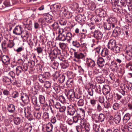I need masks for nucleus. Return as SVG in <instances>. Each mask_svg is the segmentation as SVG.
Here are the masks:
<instances>
[{"label": "nucleus", "instance_id": "nucleus-1", "mask_svg": "<svg viewBox=\"0 0 132 132\" xmlns=\"http://www.w3.org/2000/svg\"><path fill=\"white\" fill-rule=\"evenodd\" d=\"M64 32V30L62 31V32L61 31L60 33H59L60 34L58 35L57 38L58 40L60 41H64L67 40V42L69 43L70 42V41L72 39V34L70 32H66L65 34L66 35V37L64 34L63 33Z\"/></svg>", "mask_w": 132, "mask_h": 132}, {"label": "nucleus", "instance_id": "nucleus-2", "mask_svg": "<svg viewBox=\"0 0 132 132\" xmlns=\"http://www.w3.org/2000/svg\"><path fill=\"white\" fill-rule=\"evenodd\" d=\"M111 3L112 5V9L114 12L121 14V15L125 14L126 13L125 9L123 10L121 6L119 5L118 4H113L111 0Z\"/></svg>", "mask_w": 132, "mask_h": 132}, {"label": "nucleus", "instance_id": "nucleus-3", "mask_svg": "<svg viewBox=\"0 0 132 132\" xmlns=\"http://www.w3.org/2000/svg\"><path fill=\"white\" fill-rule=\"evenodd\" d=\"M68 97L69 100L73 103H75L77 101V99L75 96V93L72 89L69 90L67 92Z\"/></svg>", "mask_w": 132, "mask_h": 132}, {"label": "nucleus", "instance_id": "nucleus-4", "mask_svg": "<svg viewBox=\"0 0 132 132\" xmlns=\"http://www.w3.org/2000/svg\"><path fill=\"white\" fill-rule=\"evenodd\" d=\"M67 113L69 115L73 116L77 114V115H79V114L78 113L75 107L72 105H70L68 106L67 108Z\"/></svg>", "mask_w": 132, "mask_h": 132}, {"label": "nucleus", "instance_id": "nucleus-5", "mask_svg": "<svg viewBox=\"0 0 132 132\" xmlns=\"http://www.w3.org/2000/svg\"><path fill=\"white\" fill-rule=\"evenodd\" d=\"M49 56L51 58L52 57L54 59L56 58L57 56L60 54V50L57 48L54 49L52 51L50 50L48 51Z\"/></svg>", "mask_w": 132, "mask_h": 132}, {"label": "nucleus", "instance_id": "nucleus-6", "mask_svg": "<svg viewBox=\"0 0 132 132\" xmlns=\"http://www.w3.org/2000/svg\"><path fill=\"white\" fill-rule=\"evenodd\" d=\"M74 56L76 59H74V61L79 62L80 59H85V56L84 54L81 53L75 52L74 53Z\"/></svg>", "mask_w": 132, "mask_h": 132}, {"label": "nucleus", "instance_id": "nucleus-7", "mask_svg": "<svg viewBox=\"0 0 132 132\" xmlns=\"http://www.w3.org/2000/svg\"><path fill=\"white\" fill-rule=\"evenodd\" d=\"M123 112L122 110L118 111L117 113L114 115V120L116 124L119 123L121 120V114H123Z\"/></svg>", "mask_w": 132, "mask_h": 132}, {"label": "nucleus", "instance_id": "nucleus-8", "mask_svg": "<svg viewBox=\"0 0 132 132\" xmlns=\"http://www.w3.org/2000/svg\"><path fill=\"white\" fill-rule=\"evenodd\" d=\"M93 36L96 40H101L102 38L103 34L100 31L95 30L94 32Z\"/></svg>", "mask_w": 132, "mask_h": 132}, {"label": "nucleus", "instance_id": "nucleus-9", "mask_svg": "<svg viewBox=\"0 0 132 132\" xmlns=\"http://www.w3.org/2000/svg\"><path fill=\"white\" fill-rule=\"evenodd\" d=\"M117 45L116 41L113 39L109 40L108 45V48L112 51Z\"/></svg>", "mask_w": 132, "mask_h": 132}, {"label": "nucleus", "instance_id": "nucleus-10", "mask_svg": "<svg viewBox=\"0 0 132 132\" xmlns=\"http://www.w3.org/2000/svg\"><path fill=\"white\" fill-rule=\"evenodd\" d=\"M13 32L16 35H20L22 33V28L20 26H17L14 29Z\"/></svg>", "mask_w": 132, "mask_h": 132}, {"label": "nucleus", "instance_id": "nucleus-11", "mask_svg": "<svg viewBox=\"0 0 132 132\" xmlns=\"http://www.w3.org/2000/svg\"><path fill=\"white\" fill-rule=\"evenodd\" d=\"M21 99L24 104H27L29 102V100L28 95L26 93H23L20 97Z\"/></svg>", "mask_w": 132, "mask_h": 132}, {"label": "nucleus", "instance_id": "nucleus-12", "mask_svg": "<svg viewBox=\"0 0 132 132\" xmlns=\"http://www.w3.org/2000/svg\"><path fill=\"white\" fill-rule=\"evenodd\" d=\"M76 20L79 23L84 22L86 20L85 16L84 15H82L79 14L77 15L75 17Z\"/></svg>", "mask_w": 132, "mask_h": 132}, {"label": "nucleus", "instance_id": "nucleus-13", "mask_svg": "<svg viewBox=\"0 0 132 132\" xmlns=\"http://www.w3.org/2000/svg\"><path fill=\"white\" fill-rule=\"evenodd\" d=\"M7 109L9 112L13 113L15 110V106L12 103L8 104L7 105Z\"/></svg>", "mask_w": 132, "mask_h": 132}, {"label": "nucleus", "instance_id": "nucleus-14", "mask_svg": "<svg viewBox=\"0 0 132 132\" xmlns=\"http://www.w3.org/2000/svg\"><path fill=\"white\" fill-rule=\"evenodd\" d=\"M44 18L48 23H51L53 21V16L48 13L45 14L44 15Z\"/></svg>", "mask_w": 132, "mask_h": 132}, {"label": "nucleus", "instance_id": "nucleus-15", "mask_svg": "<svg viewBox=\"0 0 132 132\" xmlns=\"http://www.w3.org/2000/svg\"><path fill=\"white\" fill-rule=\"evenodd\" d=\"M121 88L125 90H126V92L131 91L132 89V85L130 84H123L121 86Z\"/></svg>", "mask_w": 132, "mask_h": 132}, {"label": "nucleus", "instance_id": "nucleus-16", "mask_svg": "<svg viewBox=\"0 0 132 132\" xmlns=\"http://www.w3.org/2000/svg\"><path fill=\"white\" fill-rule=\"evenodd\" d=\"M51 26L54 30H57L58 33H60L61 31L64 30L63 29L60 28L59 24L56 22H54Z\"/></svg>", "mask_w": 132, "mask_h": 132}, {"label": "nucleus", "instance_id": "nucleus-17", "mask_svg": "<svg viewBox=\"0 0 132 132\" xmlns=\"http://www.w3.org/2000/svg\"><path fill=\"white\" fill-rule=\"evenodd\" d=\"M123 47L121 45H117L112 51L115 53H119L122 50Z\"/></svg>", "mask_w": 132, "mask_h": 132}, {"label": "nucleus", "instance_id": "nucleus-18", "mask_svg": "<svg viewBox=\"0 0 132 132\" xmlns=\"http://www.w3.org/2000/svg\"><path fill=\"white\" fill-rule=\"evenodd\" d=\"M97 63L99 67H103L105 64L104 59L102 57H100L98 58L97 60Z\"/></svg>", "mask_w": 132, "mask_h": 132}, {"label": "nucleus", "instance_id": "nucleus-19", "mask_svg": "<svg viewBox=\"0 0 132 132\" xmlns=\"http://www.w3.org/2000/svg\"><path fill=\"white\" fill-rule=\"evenodd\" d=\"M112 24L109 21L105 23L104 24V28L105 30H109L114 28L115 27H112Z\"/></svg>", "mask_w": 132, "mask_h": 132}, {"label": "nucleus", "instance_id": "nucleus-20", "mask_svg": "<svg viewBox=\"0 0 132 132\" xmlns=\"http://www.w3.org/2000/svg\"><path fill=\"white\" fill-rule=\"evenodd\" d=\"M3 4L0 5V9H3L6 7H9L12 5L10 4L9 0H6L3 3Z\"/></svg>", "mask_w": 132, "mask_h": 132}, {"label": "nucleus", "instance_id": "nucleus-21", "mask_svg": "<svg viewBox=\"0 0 132 132\" xmlns=\"http://www.w3.org/2000/svg\"><path fill=\"white\" fill-rule=\"evenodd\" d=\"M87 63L88 66L92 68H93L96 65L95 61L90 59L87 60Z\"/></svg>", "mask_w": 132, "mask_h": 132}, {"label": "nucleus", "instance_id": "nucleus-22", "mask_svg": "<svg viewBox=\"0 0 132 132\" xmlns=\"http://www.w3.org/2000/svg\"><path fill=\"white\" fill-rule=\"evenodd\" d=\"M121 5L125 7L126 6L131 7L132 6V0H127V1L120 2Z\"/></svg>", "mask_w": 132, "mask_h": 132}, {"label": "nucleus", "instance_id": "nucleus-23", "mask_svg": "<svg viewBox=\"0 0 132 132\" xmlns=\"http://www.w3.org/2000/svg\"><path fill=\"white\" fill-rule=\"evenodd\" d=\"M2 61L4 64L7 65L9 63L10 59L7 56L4 55L3 56Z\"/></svg>", "mask_w": 132, "mask_h": 132}, {"label": "nucleus", "instance_id": "nucleus-24", "mask_svg": "<svg viewBox=\"0 0 132 132\" xmlns=\"http://www.w3.org/2000/svg\"><path fill=\"white\" fill-rule=\"evenodd\" d=\"M38 78L39 81L42 83L44 82L47 80L46 78L45 77V76L42 74L39 75L38 76Z\"/></svg>", "mask_w": 132, "mask_h": 132}, {"label": "nucleus", "instance_id": "nucleus-25", "mask_svg": "<svg viewBox=\"0 0 132 132\" xmlns=\"http://www.w3.org/2000/svg\"><path fill=\"white\" fill-rule=\"evenodd\" d=\"M96 79L98 83L100 84L104 82L105 81L104 77L102 75L97 76Z\"/></svg>", "mask_w": 132, "mask_h": 132}, {"label": "nucleus", "instance_id": "nucleus-26", "mask_svg": "<svg viewBox=\"0 0 132 132\" xmlns=\"http://www.w3.org/2000/svg\"><path fill=\"white\" fill-rule=\"evenodd\" d=\"M105 119V116L102 113H100L98 116L97 120H95L96 123L99 122V121L102 122L104 121Z\"/></svg>", "mask_w": 132, "mask_h": 132}, {"label": "nucleus", "instance_id": "nucleus-27", "mask_svg": "<svg viewBox=\"0 0 132 132\" xmlns=\"http://www.w3.org/2000/svg\"><path fill=\"white\" fill-rule=\"evenodd\" d=\"M102 89L103 92L105 93L106 94H108L110 90V86L108 85H105L103 86Z\"/></svg>", "mask_w": 132, "mask_h": 132}, {"label": "nucleus", "instance_id": "nucleus-28", "mask_svg": "<svg viewBox=\"0 0 132 132\" xmlns=\"http://www.w3.org/2000/svg\"><path fill=\"white\" fill-rule=\"evenodd\" d=\"M26 117L29 121H31L33 119V117L31 112L27 110V113H25L24 114Z\"/></svg>", "mask_w": 132, "mask_h": 132}, {"label": "nucleus", "instance_id": "nucleus-29", "mask_svg": "<svg viewBox=\"0 0 132 132\" xmlns=\"http://www.w3.org/2000/svg\"><path fill=\"white\" fill-rule=\"evenodd\" d=\"M107 21H109L112 24V27H115L116 25L117 21L114 18H111L107 20Z\"/></svg>", "mask_w": 132, "mask_h": 132}, {"label": "nucleus", "instance_id": "nucleus-30", "mask_svg": "<svg viewBox=\"0 0 132 132\" xmlns=\"http://www.w3.org/2000/svg\"><path fill=\"white\" fill-rule=\"evenodd\" d=\"M130 115L129 113H127L124 116L123 120L124 123H126L130 119Z\"/></svg>", "mask_w": 132, "mask_h": 132}, {"label": "nucleus", "instance_id": "nucleus-31", "mask_svg": "<svg viewBox=\"0 0 132 132\" xmlns=\"http://www.w3.org/2000/svg\"><path fill=\"white\" fill-rule=\"evenodd\" d=\"M10 79L7 77H3L2 79V81L6 84L9 85L11 84Z\"/></svg>", "mask_w": 132, "mask_h": 132}, {"label": "nucleus", "instance_id": "nucleus-32", "mask_svg": "<svg viewBox=\"0 0 132 132\" xmlns=\"http://www.w3.org/2000/svg\"><path fill=\"white\" fill-rule=\"evenodd\" d=\"M46 131L48 132H50L52 131L53 125L52 124L49 122L46 125Z\"/></svg>", "mask_w": 132, "mask_h": 132}, {"label": "nucleus", "instance_id": "nucleus-33", "mask_svg": "<svg viewBox=\"0 0 132 132\" xmlns=\"http://www.w3.org/2000/svg\"><path fill=\"white\" fill-rule=\"evenodd\" d=\"M127 54L125 56L126 59L128 61H130L132 59V53L126 51V52Z\"/></svg>", "mask_w": 132, "mask_h": 132}, {"label": "nucleus", "instance_id": "nucleus-34", "mask_svg": "<svg viewBox=\"0 0 132 132\" xmlns=\"http://www.w3.org/2000/svg\"><path fill=\"white\" fill-rule=\"evenodd\" d=\"M16 74L17 76H19L21 73H23L22 68L20 66H18L16 67Z\"/></svg>", "mask_w": 132, "mask_h": 132}, {"label": "nucleus", "instance_id": "nucleus-35", "mask_svg": "<svg viewBox=\"0 0 132 132\" xmlns=\"http://www.w3.org/2000/svg\"><path fill=\"white\" fill-rule=\"evenodd\" d=\"M108 52L109 50L107 49L104 48L102 49L101 55L102 56L104 57L108 55Z\"/></svg>", "mask_w": 132, "mask_h": 132}, {"label": "nucleus", "instance_id": "nucleus-36", "mask_svg": "<svg viewBox=\"0 0 132 132\" xmlns=\"http://www.w3.org/2000/svg\"><path fill=\"white\" fill-rule=\"evenodd\" d=\"M124 128L125 129L127 128L128 130L130 132H132V123L130 122L127 124V126H124Z\"/></svg>", "mask_w": 132, "mask_h": 132}, {"label": "nucleus", "instance_id": "nucleus-37", "mask_svg": "<svg viewBox=\"0 0 132 132\" xmlns=\"http://www.w3.org/2000/svg\"><path fill=\"white\" fill-rule=\"evenodd\" d=\"M23 72L25 73L27 71L28 69V65L27 64H22V66H21Z\"/></svg>", "mask_w": 132, "mask_h": 132}, {"label": "nucleus", "instance_id": "nucleus-38", "mask_svg": "<svg viewBox=\"0 0 132 132\" xmlns=\"http://www.w3.org/2000/svg\"><path fill=\"white\" fill-rule=\"evenodd\" d=\"M65 77L63 74H61L59 77L58 81L60 83H62L64 81L65 79Z\"/></svg>", "mask_w": 132, "mask_h": 132}, {"label": "nucleus", "instance_id": "nucleus-39", "mask_svg": "<svg viewBox=\"0 0 132 132\" xmlns=\"http://www.w3.org/2000/svg\"><path fill=\"white\" fill-rule=\"evenodd\" d=\"M14 122L16 125L19 124L21 122V119L19 117H15L14 118Z\"/></svg>", "mask_w": 132, "mask_h": 132}, {"label": "nucleus", "instance_id": "nucleus-40", "mask_svg": "<svg viewBox=\"0 0 132 132\" xmlns=\"http://www.w3.org/2000/svg\"><path fill=\"white\" fill-rule=\"evenodd\" d=\"M39 100L41 104H44L45 103V98L44 96L40 95L39 96Z\"/></svg>", "mask_w": 132, "mask_h": 132}, {"label": "nucleus", "instance_id": "nucleus-41", "mask_svg": "<svg viewBox=\"0 0 132 132\" xmlns=\"http://www.w3.org/2000/svg\"><path fill=\"white\" fill-rule=\"evenodd\" d=\"M59 22L60 24L62 26L65 25L67 23V21L63 18H60L59 20Z\"/></svg>", "mask_w": 132, "mask_h": 132}, {"label": "nucleus", "instance_id": "nucleus-42", "mask_svg": "<svg viewBox=\"0 0 132 132\" xmlns=\"http://www.w3.org/2000/svg\"><path fill=\"white\" fill-rule=\"evenodd\" d=\"M53 60L52 59L51 60V61L52 62L51 63V65L54 69H56L58 67L59 65V63L57 62H53Z\"/></svg>", "mask_w": 132, "mask_h": 132}, {"label": "nucleus", "instance_id": "nucleus-43", "mask_svg": "<svg viewBox=\"0 0 132 132\" xmlns=\"http://www.w3.org/2000/svg\"><path fill=\"white\" fill-rule=\"evenodd\" d=\"M112 107L114 110H116L119 109L120 107V105L118 103H116L113 104Z\"/></svg>", "mask_w": 132, "mask_h": 132}, {"label": "nucleus", "instance_id": "nucleus-44", "mask_svg": "<svg viewBox=\"0 0 132 132\" xmlns=\"http://www.w3.org/2000/svg\"><path fill=\"white\" fill-rule=\"evenodd\" d=\"M110 66L114 69H117L118 68L117 63L116 62L112 61L111 63Z\"/></svg>", "mask_w": 132, "mask_h": 132}, {"label": "nucleus", "instance_id": "nucleus-45", "mask_svg": "<svg viewBox=\"0 0 132 132\" xmlns=\"http://www.w3.org/2000/svg\"><path fill=\"white\" fill-rule=\"evenodd\" d=\"M73 46L77 48H79L80 46L81 45L77 40L73 41L72 43Z\"/></svg>", "mask_w": 132, "mask_h": 132}, {"label": "nucleus", "instance_id": "nucleus-46", "mask_svg": "<svg viewBox=\"0 0 132 132\" xmlns=\"http://www.w3.org/2000/svg\"><path fill=\"white\" fill-rule=\"evenodd\" d=\"M91 114L92 115V119H93L94 121L95 122V120H98L97 118L98 116V114L94 112H92Z\"/></svg>", "mask_w": 132, "mask_h": 132}, {"label": "nucleus", "instance_id": "nucleus-47", "mask_svg": "<svg viewBox=\"0 0 132 132\" xmlns=\"http://www.w3.org/2000/svg\"><path fill=\"white\" fill-rule=\"evenodd\" d=\"M22 35L21 36L22 38H23H23L26 37L27 38H28L29 37V33L28 31H24L23 32H22Z\"/></svg>", "mask_w": 132, "mask_h": 132}, {"label": "nucleus", "instance_id": "nucleus-48", "mask_svg": "<svg viewBox=\"0 0 132 132\" xmlns=\"http://www.w3.org/2000/svg\"><path fill=\"white\" fill-rule=\"evenodd\" d=\"M104 106L105 108L108 109L110 107L111 105L109 101H106L104 103Z\"/></svg>", "mask_w": 132, "mask_h": 132}, {"label": "nucleus", "instance_id": "nucleus-49", "mask_svg": "<svg viewBox=\"0 0 132 132\" xmlns=\"http://www.w3.org/2000/svg\"><path fill=\"white\" fill-rule=\"evenodd\" d=\"M32 102L33 104H36L37 103V97L33 96L32 97Z\"/></svg>", "mask_w": 132, "mask_h": 132}, {"label": "nucleus", "instance_id": "nucleus-50", "mask_svg": "<svg viewBox=\"0 0 132 132\" xmlns=\"http://www.w3.org/2000/svg\"><path fill=\"white\" fill-rule=\"evenodd\" d=\"M44 83V86L46 88H48L50 87L51 84L50 81L46 80Z\"/></svg>", "mask_w": 132, "mask_h": 132}, {"label": "nucleus", "instance_id": "nucleus-51", "mask_svg": "<svg viewBox=\"0 0 132 132\" xmlns=\"http://www.w3.org/2000/svg\"><path fill=\"white\" fill-rule=\"evenodd\" d=\"M19 94L18 92L14 91L13 92L12 94V96L13 98H15L19 97Z\"/></svg>", "mask_w": 132, "mask_h": 132}, {"label": "nucleus", "instance_id": "nucleus-52", "mask_svg": "<svg viewBox=\"0 0 132 132\" xmlns=\"http://www.w3.org/2000/svg\"><path fill=\"white\" fill-rule=\"evenodd\" d=\"M78 105L79 106H82L84 104V100L82 99H80L78 101Z\"/></svg>", "mask_w": 132, "mask_h": 132}, {"label": "nucleus", "instance_id": "nucleus-53", "mask_svg": "<svg viewBox=\"0 0 132 132\" xmlns=\"http://www.w3.org/2000/svg\"><path fill=\"white\" fill-rule=\"evenodd\" d=\"M60 65L61 66V68L63 69L66 68L68 67V63L64 62L62 63H61Z\"/></svg>", "mask_w": 132, "mask_h": 132}, {"label": "nucleus", "instance_id": "nucleus-54", "mask_svg": "<svg viewBox=\"0 0 132 132\" xmlns=\"http://www.w3.org/2000/svg\"><path fill=\"white\" fill-rule=\"evenodd\" d=\"M125 67L126 68L132 71V62H130L126 64Z\"/></svg>", "mask_w": 132, "mask_h": 132}, {"label": "nucleus", "instance_id": "nucleus-55", "mask_svg": "<svg viewBox=\"0 0 132 132\" xmlns=\"http://www.w3.org/2000/svg\"><path fill=\"white\" fill-rule=\"evenodd\" d=\"M61 6L60 4L59 3L55 4L53 5V8L56 10H58Z\"/></svg>", "mask_w": 132, "mask_h": 132}, {"label": "nucleus", "instance_id": "nucleus-56", "mask_svg": "<svg viewBox=\"0 0 132 132\" xmlns=\"http://www.w3.org/2000/svg\"><path fill=\"white\" fill-rule=\"evenodd\" d=\"M41 113L40 112H36L34 113V116L36 117L37 119H39L41 116Z\"/></svg>", "mask_w": 132, "mask_h": 132}, {"label": "nucleus", "instance_id": "nucleus-57", "mask_svg": "<svg viewBox=\"0 0 132 132\" xmlns=\"http://www.w3.org/2000/svg\"><path fill=\"white\" fill-rule=\"evenodd\" d=\"M72 119L73 123H77L80 120L79 118L76 116H75L73 117Z\"/></svg>", "mask_w": 132, "mask_h": 132}, {"label": "nucleus", "instance_id": "nucleus-58", "mask_svg": "<svg viewBox=\"0 0 132 132\" xmlns=\"http://www.w3.org/2000/svg\"><path fill=\"white\" fill-rule=\"evenodd\" d=\"M14 45L13 42L12 40H9V43L7 45V47L11 48H12Z\"/></svg>", "mask_w": 132, "mask_h": 132}, {"label": "nucleus", "instance_id": "nucleus-59", "mask_svg": "<svg viewBox=\"0 0 132 132\" xmlns=\"http://www.w3.org/2000/svg\"><path fill=\"white\" fill-rule=\"evenodd\" d=\"M112 95L111 94H109V95H106V98L107 100V101H111L112 98Z\"/></svg>", "mask_w": 132, "mask_h": 132}, {"label": "nucleus", "instance_id": "nucleus-60", "mask_svg": "<svg viewBox=\"0 0 132 132\" xmlns=\"http://www.w3.org/2000/svg\"><path fill=\"white\" fill-rule=\"evenodd\" d=\"M35 61L32 60L28 62V63L29 65L30 66L31 68H33L34 67L35 65Z\"/></svg>", "mask_w": 132, "mask_h": 132}, {"label": "nucleus", "instance_id": "nucleus-61", "mask_svg": "<svg viewBox=\"0 0 132 132\" xmlns=\"http://www.w3.org/2000/svg\"><path fill=\"white\" fill-rule=\"evenodd\" d=\"M43 117L45 120H47L49 118L48 113L46 112H45L43 113Z\"/></svg>", "mask_w": 132, "mask_h": 132}, {"label": "nucleus", "instance_id": "nucleus-62", "mask_svg": "<svg viewBox=\"0 0 132 132\" xmlns=\"http://www.w3.org/2000/svg\"><path fill=\"white\" fill-rule=\"evenodd\" d=\"M66 108L65 106H61L59 109V111L60 112H64L65 111Z\"/></svg>", "mask_w": 132, "mask_h": 132}, {"label": "nucleus", "instance_id": "nucleus-63", "mask_svg": "<svg viewBox=\"0 0 132 132\" xmlns=\"http://www.w3.org/2000/svg\"><path fill=\"white\" fill-rule=\"evenodd\" d=\"M64 15L67 18H70L72 17V15L71 13L68 11Z\"/></svg>", "mask_w": 132, "mask_h": 132}, {"label": "nucleus", "instance_id": "nucleus-64", "mask_svg": "<svg viewBox=\"0 0 132 132\" xmlns=\"http://www.w3.org/2000/svg\"><path fill=\"white\" fill-rule=\"evenodd\" d=\"M59 45L60 47L62 50L64 49L66 47V44L64 43H60Z\"/></svg>", "mask_w": 132, "mask_h": 132}]
</instances>
